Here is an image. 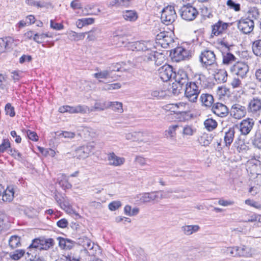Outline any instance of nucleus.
I'll use <instances>...</instances> for the list:
<instances>
[{
  "label": "nucleus",
  "mask_w": 261,
  "mask_h": 261,
  "mask_svg": "<svg viewBox=\"0 0 261 261\" xmlns=\"http://www.w3.org/2000/svg\"><path fill=\"white\" fill-rule=\"evenodd\" d=\"M245 203L247 205L254 207L256 208H261V205L260 204L249 199L246 200Z\"/></svg>",
  "instance_id": "680f3d73"
},
{
  "label": "nucleus",
  "mask_w": 261,
  "mask_h": 261,
  "mask_svg": "<svg viewBox=\"0 0 261 261\" xmlns=\"http://www.w3.org/2000/svg\"><path fill=\"white\" fill-rule=\"evenodd\" d=\"M54 245V240L53 239H36L32 241L31 248H34L36 251L47 250Z\"/></svg>",
  "instance_id": "423d86ee"
},
{
  "label": "nucleus",
  "mask_w": 261,
  "mask_h": 261,
  "mask_svg": "<svg viewBox=\"0 0 261 261\" xmlns=\"http://www.w3.org/2000/svg\"><path fill=\"white\" fill-rule=\"evenodd\" d=\"M254 125V121L251 118L243 119L239 124L235 125L242 135L246 136L250 133Z\"/></svg>",
  "instance_id": "1a4fd4ad"
},
{
  "label": "nucleus",
  "mask_w": 261,
  "mask_h": 261,
  "mask_svg": "<svg viewBox=\"0 0 261 261\" xmlns=\"http://www.w3.org/2000/svg\"><path fill=\"white\" fill-rule=\"evenodd\" d=\"M182 75L184 78L181 79V80H179V76H175V81L181 88L182 87H185L186 88V87H187V85L189 84L190 82H189V79L186 72L182 71Z\"/></svg>",
  "instance_id": "c9c22d12"
},
{
  "label": "nucleus",
  "mask_w": 261,
  "mask_h": 261,
  "mask_svg": "<svg viewBox=\"0 0 261 261\" xmlns=\"http://www.w3.org/2000/svg\"><path fill=\"white\" fill-rule=\"evenodd\" d=\"M121 85L120 83H116L111 84L105 85L102 88V90L110 91L113 90L119 89L121 88Z\"/></svg>",
  "instance_id": "8fccbe9b"
},
{
  "label": "nucleus",
  "mask_w": 261,
  "mask_h": 261,
  "mask_svg": "<svg viewBox=\"0 0 261 261\" xmlns=\"http://www.w3.org/2000/svg\"><path fill=\"white\" fill-rule=\"evenodd\" d=\"M88 107L84 105H78L75 107H71L68 106L67 112L70 114L87 113Z\"/></svg>",
  "instance_id": "b1692460"
},
{
  "label": "nucleus",
  "mask_w": 261,
  "mask_h": 261,
  "mask_svg": "<svg viewBox=\"0 0 261 261\" xmlns=\"http://www.w3.org/2000/svg\"><path fill=\"white\" fill-rule=\"evenodd\" d=\"M9 244L12 249L16 248L20 245V238L17 236H13L9 240Z\"/></svg>",
  "instance_id": "a19ab883"
},
{
  "label": "nucleus",
  "mask_w": 261,
  "mask_h": 261,
  "mask_svg": "<svg viewBox=\"0 0 261 261\" xmlns=\"http://www.w3.org/2000/svg\"><path fill=\"white\" fill-rule=\"evenodd\" d=\"M77 243L80 245L86 250L91 255H94L95 251L98 246L92 242L89 238L86 237H81L78 239Z\"/></svg>",
  "instance_id": "6e6552de"
},
{
  "label": "nucleus",
  "mask_w": 261,
  "mask_h": 261,
  "mask_svg": "<svg viewBox=\"0 0 261 261\" xmlns=\"http://www.w3.org/2000/svg\"><path fill=\"white\" fill-rule=\"evenodd\" d=\"M200 61L202 64V66L208 70H211L212 68L218 67V64L216 62V55L214 51L211 50H204L202 51L200 57Z\"/></svg>",
  "instance_id": "f03ea898"
},
{
  "label": "nucleus",
  "mask_w": 261,
  "mask_h": 261,
  "mask_svg": "<svg viewBox=\"0 0 261 261\" xmlns=\"http://www.w3.org/2000/svg\"><path fill=\"white\" fill-rule=\"evenodd\" d=\"M222 55V63L224 65H228L232 64L233 62H236L237 60L236 57L233 54L230 53H223Z\"/></svg>",
  "instance_id": "72a5a7b5"
},
{
  "label": "nucleus",
  "mask_w": 261,
  "mask_h": 261,
  "mask_svg": "<svg viewBox=\"0 0 261 261\" xmlns=\"http://www.w3.org/2000/svg\"><path fill=\"white\" fill-rule=\"evenodd\" d=\"M109 102L110 103V108L113 111L119 113H122L123 112L122 103L118 101H109Z\"/></svg>",
  "instance_id": "ea45409f"
},
{
  "label": "nucleus",
  "mask_w": 261,
  "mask_h": 261,
  "mask_svg": "<svg viewBox=\"0 0 261 261\" xmlns=\"http://www.w3.org/2000/svg\"><path fill=\"white\" fill-rule=\"evenodd\" d=\"M180 127L178 124H174L169 126L165 131V135L167 138L174 140L176 137V130Z\"/></svg>",
  "instance_id": "c85d7f7f"
},
{
  "label": "nucleus",
  "mask_w": 261,
  "mask_h": 261,
  "mask_svg": "<svg viewBox=\"0 0 261 261\" xmlns=\"http://www.w3.org/2000/svg\"><path fill=\"white\" fill-rule=\"evenodd\" d=\"M254 27V21L250 18V16L246 18H241L238 23V29L244 34H249L251 32Z\"/></svg>",
  "instance_id": "0eeeda50"
},
{
  "label": "nucleus",
  "mask_w": 261,
  "mask_h": 261,
  "mask_svg": "<svg viewBox=\"0 0 261 261\" xmlns=\"http://www.w3.org/2000/svg\"><path fill=\"white\" fill-rule=\"evenodd\" d=\"M252 144L256 148L261 150V131H256L252 139Z\"/></svg>",
  "instance_id": "e433bc0d"
},
{
  "label": "nucleus",
  "mask_w": 261,
  "mask_h": 261,
  "mask_svg": "<svg viewBox=\"0 0 261 261\" xmlns=\"http://www.w3.org/2000/svg\"><path fill=\"white\" fill-rule=\"evenodd\" d=\"M50 26L52 29L56 30H61L64 28L61 23H56L53 20H50Z\"/></svg>",
  "instance_id": "e2e57ef3"
},
{
  "label": "nucleus",
  "mask_w": 261,
  "mask_h": 261,
  "mask_svg": "<svg viewBox=\"0 0 261 261\" xmlns=\"http://www.w3.org/2000/svg\"><path fill=\"white\" fill-rule=\"evenodd\" d=\"M236 249L237 257H251L254 253L253 250L251 247L245 245L237 246Z\"/></svg>",
  "instance_id": "dca6fc26"
},
{
  "label": "nucleus",
  "mask_w": 261,
  "mask_h": 261,
  "mask_svg": "<svg viewBox=\"0 0 261 261\" xmlns=\"http://www.w3.org/2000/svg\"><path fill=\"white\" fill-rule=\"evenodd\" d=\"M123 18L130 22L135 21L138 18L137 13L134 10H125L122 12Z\"/></svg>",
  "instance_id": "393cba45"
},
{
  "label": "nucleus",
  "mask_w": 261,
  "mask_h": 261,
  "mask_svg": "<svg viewBox=\"0 0 261 261\" xmlns=\"http://www.w3.org/2000/svg\"><path fill=\"white\" fill-rule=\"evenodd\" d=\"M109 101H96L94 107L91 108L88 107V110L87 113L94 112L95 111H103L105 109L110 108V102Z\"/></svg>",
  "instance_id": "4be33fe9"
},
{
  "label": "nucleus",
  "mask_w": 261,
  "mask_h": 261,
  "mask_svg": "<svg viewBox=\"0 0 261 261\" xmlns=\"http://www.w3.org/2000/svg\"><path fill=\"white\" fill-rule=\"evenodd\" d=\"M234 134L235 130L234 127L229 128L227 132H225L224 140L226 146H229L232 143L234 139Z\"/></svg>",
  "instance_id": "bb28decb"
},
{
  "label": "nucleus",
  "mask_w": 261,
  "mask_h": 261,
  "mask_svg": "<svg viewBox=\"0 0 261 261\" xmlns=\"http://www.w3.org/2000/svg\"><path fill=\"white\" fill-rule=\"evenodd\" d=\"M25 253L24 250L22 249H17L11 253L10 256L14 260H18Z\"/></svg>",
  "instance_id": "49530a36"
},
{
  "label": "nucleus",
  "mask_w": 261,
  "mask_h": 261,
  "mask_svg": "<svg viewBox=\"0 0 261 261\" xmlns=\"http://www.w3.org/2000/svg\"><path fill=\"white\" fill-rule=\"evenodd\" d=\"M181 17L187 21H192L197 16L198 12L196 8L190 5H184L179 10Z\"/></svg>",
  "instance_id": "39448f33"
},
{
  "label": "nucleus",
  "mask_w": 261,
  "mask_h": 261,
  "mask_svg": "<svg viewBox=\"0 0 261 261\" xmlns=\"http://www.w3.org/2000/svg\"><path fill=\"white\" fill-rule=\"evenodd\" d=\"M38 251H36L35 249L34 248H31V246H29L28 247V251L27 252L26 258H28V259L30 260H34V259L36 258L37 253Z\"/></svg>",
  "instance_id": "de8ad7c7"
},
{
  "label": "nucleus",
  "mask_w": 261,
  "mask_h": 261,
  "mask_svg": "<svg viewBox=\"0 0 261 261\" xmlns=\"http://www.w3.org/2000/svg\"><path fill=\"white\" fill-rule=\"evenodd\" d=\"M189 54L190 53L188 50L181 46L177 47L171 52L172 58L176 62L186 59L188 58Z\"/></svg>",
  "instance_id": "2eb2a0df"
},
{
  "label": "nucleus",
  "mask_w": 261,
  "mask_h": 261,
  "mask_svg": "<svg viewBox=\"0 0 261 261\" xmlns=\"http://www.w3.org/2000/svg\"><path fill=\"white\" fill-rule=\"evenodd\" d=\"M108 161L110 165L117 167L122 165L125 160L124 158L118 156L114 152H110L108 154Z\"/></svg>",
  "instance_id": "6ab92c4d"
},
{
  "label": "nucleus",
  "mask_w": 261,
  "mask_h": 261,
  "mask_svg": "<svg viewBox=\"0 0 261 261\" xmlns=\"http://www.w3.org/2000/svg\"><path fill=\"white\" fill-rule=\"evenodd\" d=\"M131 46L133 51H138L141 54V58L145 62L154 61L155 64L158 65L160 63V61H158V60L164 58L162 54L153 50V49H154L155 47L152 41L135 42Z\"/></svg>",
  "instance_id": "f257e3e1"
},
{
  "label": "nucleus",
  "mask_w": 261,
  "mask_h": 261,
  "mask_svg": "<svg viewBox=\"0 0 261 261\" xmlns=\"http://www.w3.org/2000/svg\"><path fill=\"white\" fill-rule=\"evenodd\" d=\"M96 30V29H93L91 30L90 31L85 32V35L87 34V39L89 41H94L97 38V35L95 33Z\"/></svg>",
  "instance_id": "4d7b16f0"
},
{
  "label": "nucleus",
  "mask_w": 261,
  "mask_h": 261,
  "mask_svg": "<svg viewBox=\"0 0 261 261\" xmlns=\"http://www.w3.org/2000/svg\"><path fill=\"white\" fill-rule=\"evenodd\" d=\"M138 198L140 201L143 203L150 202L156 200V196L155 192L143 193L140 194Z\"/></svg>",
  "instance_id": "5701e85b"
},
{
  "label": "nucleus",
  "mask_w": 261,
  "mask_h": 261,
  "mask_svg": "<svg viewBox=\"0 0 261 261\" xmlns=\"http://www.w3.org/2000/svg\"><path fill=\"white\" fill-rule=\"evenodd\" d=\"M9 154L14 157L15 159L20 160L21 159V154L17 151L10 148L9 149Z\"/></svg>",
  "instance_id": "052dcab7"
},
{
  "label": "nucleus",
  "mask_w": 261,
  "mask_h": 261,
  "mask_svg": "<svg viewBox=\"0 0 261 261\" xmlns=\"http://www.w3.org/2000/svg\"><path fill=\"white\" fill-rule=\"evenodd\" d=\"M14 191L13 188L8 187L2 193V199L4 202H10L12 201L14 198Z\"/></svg>",
  "instance_id": "cd10ccee"
},
{
  "label": "nucleus",
  "mask_w": 261,
  "mask_h": 261,
  "mask_svg": "<svg viewBox=\"0 0 261 261\" xmlns=\"http://www.w3.org/2000/svg\"><path fill=\"white\" fill-rule=\"evenodd\" d=\"M231 72L234 74L241 77H245L249 71L248 66L244 62H238L230 68Z\"/></svg>",
  "instance_id": "ddd939ff"
},
{
  "label": "nucleus",
  "mask_w": 261,
  "mask_h": 261,
  "mask_svg": "<svg viewBox=\"0 0 261 261\" xmlns=\"http://www.w3.org/2000/svg\"><path fill=\"white\" fill-rule=\"evenodd\" d=\"M46 37H52V35L49 33H42L39 34L36 33L33 37V40L38 43H41L42 41Z\"/></svg>",
  "instance_id": "a18cd8bd"
},
{
  "label": "nucleus",
  "mask_w": 261,
  "mask_h": 261,
  "mask_svg": "<svg viewBox=\"0 0 261 261\" xmlns=\"http://www.w3.org/2000/svg\"><path fill=\"white\" fill-rule=\"evenodd\" d=\"M200 92L199 86L195 82H190L185 88V97L191 102H196Z\"/></svg>",
  "instance_id": "7ed1b4c3"
},
{
  "label": "nucleus",
  "mask_w": 261,
  "mask_h": 261,
  "mask_svg": "<svg viewBox=\"0 0 261 261\" xmlns=\"http://www.w3.org/2000/svg\"><path fill=\"white\" fill-rule=\"evenodd\" d=\"M227 6L231 9L234 10L235 11H239L240 10V5L236 3L232 0H228L226 3Z\"/></svg>",
  "instance_id": "3c124183"
},
{
  "label": "nucleus",
  "mask_w": 261,
  "mask_h": 261,
  "mask_svg": "<svg viewBox=\"0 0 261 261\" xmlns=\"http://www.w3.org/2000/svg\"><path fill=\"white\" fill-rule=\"evenodd\" d=\"M172 192L173 191L171 190H169L166 192H164L163 191H155V193L156 194V200L158 199H162L169 198V194Z\"/></svg>",
  "instance_id": "09e8293b"
},
{
  "label": "nucleus",
  "mask_w": 261,
  "mask_h": 261,
  "mask_svg": "<svg viewBox=\"0 0 261 261\" xmlns=\"http://www.w3.org/2000/svg\"><path fill=\"white\" fill-rule=\"evenodd\" d=\"M85 36V33H77L73 31H70L68 33L69 38L73 41H77L83 40Z\"/></svg>",
  "instance_id": "4c0bfd02"
},
{
  "label": "nucleus",
  "mask_w": 261,
  "mask_h": 261,
  "mask_svg": "<svg viewBox=\"0 0 261 261\" xmlns=\"http://www.w3.org/2000/svg\"><path fill=\"white\" fill-rule=\"evenodd\" d=\"M70 7L74 10L82 8V4L79 0H73L70 3Z\"/></svg>",
  "instance_id": "0e129e2a"
},
{
  "label": "nucleus",
  "mask_w": 261,
  "mask_h": 261,
  "mask_svg": "<svg viewBox=\"0 0 261 261\" xmlns=\"http://www.w3.org/2000/svg\"><path fill=\"white\" fill-rule=\"evenodd\" d=\"M10 148V142L8 139H4L0 144V152H4L7 149Z\"/></svg>",
  "instance_id": "5fc2aeb1"
},
{
  "label": "nucleus",
  "mask_w": 261,
  "mask_h": 261,
  "mask_svg": "<svg viewBox=\"0 0 261 261\" xmlns=\"http://www.w3.org/2000/svg\"><path fill=\"white\" fill-rule=\"evenodd\" d=\"M93 148L94 146L92 143H87L86 145L77 147L74 151V155L77 159H86L89 155Z\"/></svg>",
  "instance_id": "9b49d317"
},
{
  "label": "nucleus",
  "mask_w": 261,
  "mask_h": 261,
  "mask_svg": "<svg viewBox=\"0 0 261 261\" xmlns=\"http://www.w3.org/2000/svg\"><path fill=\"white\" fill-rule=\"evenodd\" d=\"M7 86V82L6 78L2 74H0V88L4 89Z\"/></svg>",
  "instance_id": "774afa93"
},
{
  "label": "nucleus",
  "mask_w": 261,
  "mask_h": 261,
  "mask_svg": "<svg viewBox=\"0 0 261 261\" xmlns=\"http://www.w3.org/2000/svg\"><path fill=\"white\" fill-rule=\"evenodd\" d=\"M228 27L227 23L223 22L222 21H219L215 24L212 25V34L215 36H218L225 30Z\"/></svg>",
  "instance_id": "412c9836"
},
{
  "label": "nucleus",
  "mask_w": 261,
  "mask_h": 261,
  "mask_svg": "<svg viewBox=\"0 0 261 261\" xmlns=\"http://www.w3.org/2000/svg\"><path fill=\"white\" fill-rule=\"evenodd\" d=\"M158 71L160 78L164 82L168 81L175 74V73L173 71L172 67L167 64L160 67Z\"/></svg>",
  "instance_id": "4468645a"
},
{
  "label": "nucleus",
  "mask_w": 261,
  "mask_h": 261,
  "mask_svg": "<svg viewBox=\"0 0 261 261\" xmlns=\"http://www.w3.org/2000/svg\"><path fill=\"white\" fill-rule=\"evenodd\" d=\"M157 43L160 44L163 48H167L170 44L174 42L172 34L169 32H162L156 36Z\"/></svg>",
  "instance_id": "9d476101"
},
{
  "label": "nucleus",
  "mask_w": 261,
  "mask_h": 261,
  "mask_svg": "<svg viewBox=\"0 0 261 261\" xmlns=\"http://www.w3.org/2000/svg\"><path fill=\"white\" fill-rule=\"evenodd\" d=\"M212 135L204 133L198 138V141L201 145L207 146L212 142Z\"/></svg>",
  "instance_id": "473e14b6"
},
{
  "label": "nucleus",
  "mask_w": 261,
  "mask_h": 261,
  "mask_svg": "<svg viewBox=\"0 0 261 261\" xmlns=\"http://www.w3.org/2000/svg\"><path fill=\"white\" fill-rule=\"evenodd\" d=\"M177 15L174 7L172 6L168 5L162 11L161 19L162 22L166 25L173 23Z\"/></svg>",
  "instance_id": "20e7f679"
},
{
  "label": "nucleus",
  "mask_w": 261,
  "mask_h": 261,
  "mask_svg": "<svg viewBox=\"0 0 261 261\" xmlns=\"http://www.w3.org/2000/svg\"><path fill=\"white\" fill-rule=\"evenodd\" d=\"M237 246L229 247H223L221 249V252L225 254H230L232 257H237L236 251Z\"/></svg>",
  "instance_id": "37998d69"
},
{
  "label": "nucleus",
  "mask_w": 261,
  "mask_h": 261,
  "mask_svg": "<svg viewBox=\"0 0 261 261\" xmlns=\"http://www.w3.org/2000/svg\"><path fill=\"white\" fill-rule=\"evenodd\" d=\"M248 110L253 114L259 113L261 111V98L253 97L249 102Z\"/></svg>",
  "instance_id": "f3484780"
},
{
  "label": "nucleus",
  "mask_w": 261,
  "mask_h": 261,
  "mask_svg": "<svg viewBox=\"0 0 261 261\" xmlns=\"http://www.w3.org/2000/svg\"><path fill=\"white\" fill-rule=\"evenodd\" d=\"M131 0H113L108 4L109 7H127L129 6Z\"/></svg>",
  "instance_id": "7c9ffc66"
},
{
  "label": "nucleus",
  "mask_w": 261,
  "mask_h": 261,
  "mask_svg": "<svg viewBox=\"0 0 261 261\" xmlns=\"http://www.w3.org/2000/svg\"><path fill=\"white\" fill-rule=\"evenodd\" d=\"M252 50L257 56H261V39L254 41L252 45Z\"/></svg>",
  "instance_id": "79ce46f5"
},
{
  "label": "nucleus",
  "mask_w": 261,
  "mask_h": 261,
  "mask_svg": "<svg viewBox=\"0 0 261 261\" xmlns=\"http://www.w3.org/2000/svg\"><path fill=\"white\" fill-rule=\"evenodd\" d=\"M27 135L29 138L32 141H37L38 140V137L37 134L34 132L28 130L27 131Z\"/></svg>",
  "instance_id": "69168bd1"
},
{
  "label": "nucleus",
  "mask_w": 261,
  "mask_h": 261,
  "mask_svg": "<svg viewBox=\"0 0 261 261\" xmlns=\"http://www.w3.org/2000/svg\"><path fill=\"white\" fill-rule=\"evenodd\" d=\"M200 229L198 225H185L181 227V229L184 234L190 236L197 232Z\"/></svg>",
  "instance_id": "a878e982"
},
{
  "label": "nucleus",
  "mask_w": 261,
  "mask_h": 261,
  "mask_svg": "<svg viewBox=\"0 0 261 261\" xmlns=\"http://www.w3.org/2000/svg\"><path fill=\"white\" fill-rule=\"evenodd\" d=\"M212 111L214 114L221 117L226 116L228 113L227 107L225 105L219 102L215 103L213 106Z\"/></svg>",
  "instance_id": "aec40b11"
},
{
  "label": "nucleus",
  "mask_w": 261,
  "mask_h": 261,
  "mask_svg": "<svg viewBox=\"0 0 261 261\" xmlns=\"http://www.w3.org/2000/svg\"><path fill=\"white\" fill-rule=\"evenodd\" d=\"M59 184L62 188L65 189H69L71 188L72 185L68 181V177L65 174H62L60 177H59Z\"/></svg>",
  "instance_id": "2f4dec72"
},
{
  "label": "nucleus",
  "mask_w": 261,
  "mask_h": 261,
  "mask_svg": "<svg viewBox=\"0 0 261 261\" xmlns=\"http://www.w3.org/2000/svg\"><path fill=\"white\" fill-rule=\"evenodd\" d=\"M65 261H80V257L79 256L70 253L65 256Z\"/></svg>",
  "instance_id": "bf43d9fd"
},
{
  "label": "nucleus",
  "mask_w": 261,
  "mask_h": 261,
  "mask_svg": "<svg viewBox=\"0 0 261 261\" xmlns=\"http://www.w3.org/2000/svg\"><path fill=\"white\" fill-rule=\"evenodd\" d=\"M121 205V202L119 201H114L111 202L109 204V208L112 211H114L117 209H118Z\"/></svg>",
  "instance_id": "13d9d810"
},
{
  "label": "nucleus",
  "mask_w": 261,
  "mask_h": 261,
  "mask_svg": "<svg viewBox=\"0 0 261 261\" xmlns=\"http://www.w3.org/2000/svg\"><path fill=\"white\" fill-rule=\"evenodd\" d=\"M204 125L208 131H212L217 126V122L212 118H208L204 121Z\"/></svg>",
  "instance_id": "58836bf2"
},
{
  "label": "nucleus",
  "mask_w": 261,
  "mask_h": 261,
  "mask_svg": "<svg viewBox=\"0 0 261 261\" xmlns=\"http://www.w3.org/2000/svg\"><path fill=\"white\" fill-rule=\"evenodd\" d=\"M59 134L58 136L59 137L62 136L63 137L65 138H68V139H72L75 137V133L71 132H58Z\"/></svg>",
  "instance_id": "6e6d98bb"
},
{
  "label": "nucleus",
  "mask_w": 261,
  "mask_h": 261,
  "mask_svg": "<svg viewBox=\"0 0 261 261\" xmlns=\"http://www.w3.org/2000/svg\"><path fill=\"white\" fill-rule=\"evenodd\" d=\"M200 100L202 105L206 107L211 106L214 101L213 96L207 93L202 94L200 95Z\"/></svg>",
  "instance_id": "c756f323"
},
{
  "label": "nucleus",
  "mask_w": 261,
  "mask_h": 261,
  "mask_svg": "<svg viewBox=\"0 0 261 261\" xmlns=\"http://www.w3.org/2000/svg\"><path fill=\"white\" fill-rule=\"evenodd\" d=\"M10 39L9 38H0V53H4L7 50Z\"/></svg>",
  "instance_id": "c03bdc74"
},
{
  "label": "nucleus",
  "mask_w": 261,
  "mask_h": 261,
  "mask_svg": "<svg viewBox=\"0 0 261 261\" xmlns=\"http://www.w3.org/2000/svg\"><path fill=\"white\" fill-rule=\"evenodd\" d=\"M247 114V109L245 106L239 103L233 104L230 109V116L236 119H241L244 117Z\"/></svg>",
  "instance_id": "f8f14e48"
},
{
  "label": "nucleus",
  "mask_w": 261,
  "mask_h": 261,
  "mask_svg": "<svg viewBox=\"0 0 261 261\" xmlns=\"http://www.w3.org/2000/svg\"><path fill=\"white\" fill-rule=\"evenodd\" d=\"M5 112L7 115H9L11 117L15 116V113L14 111V108L9 103H7L5 106Z\"/></svg>",
  "instance_id": "864d4df0"
},
{
  "label": "nucleus",
  "mask_w": 261,
  "mask_h": 261,
  "mask_svg": "<svg viewBox=\"0 0 261 261\" xmlns=\"http://www.w3.org/2000/svg\"><path fill=\"white\" fill-rule=\"evenodd\" d=\"M68 224V222L67 220L65 218L62 219L57 222V226L62 228H66Z\"/></svg>",
  "instance_id": "338daca9"
},
{
  "label": "nucleus",
  "mask_w": 261,
  "mask_h": 261,
  "mask_svg": "<svg viewBox=\"0 0 261 261\" xmlns=\"http://www.w3.org/2000/svg\"><path fill=\"white\" fill-rule=\"evenodd\" d=\"M111 70H104L100 71L98 72L95 73L93 74L94 77L99 80V82H101L100 79H107L111 77L110 74L113 71Z\"/></svg>",
  "instance_id": "f704fd0d"
},
{
  "label": "nucleus",
  "mask_w": 261,
  "mask_h": 261,
  "mask_svg": "<svg viewBox=\"0 0 261 261\" xmlns=\"http://www.w3.org/2000/svg\"><path fill=\"white\" fill-rule=\"evenodd\" d=\"M195 130L193 127L187 125L185 126L182 129V135L184 136H192Z\"/></svg>",
  "instance_id": "603ef678"
},
{
  "label": "nucleus",
  "mask_w": 261,
  "mask_h": 261,
  "mask_svg": "<svg viewBox=\"0 0 261 261\" xmlns=\"http://www.w3.org/2000/svg\"><path fill=\"white\" fill-rule=\"evenodd\" d=\"M212 74L216 81L220 83H225L227 80V73L225 69H219L218 67L212 69Z\"/></svg>",
  "instance_id": "a211bd4d"
}]
</instances>
